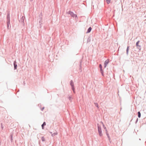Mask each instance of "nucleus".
<instances>
[{
	"label": "nucleus",
	"instance_id": "28",
	"mask_svg": "<svg viewBox=\"0 0 146 146\" xmlns=\"http://www.w3.org/2000/svg\"><path fill=\"white\" fill-rule=\"evenodd\" d=\"M50 133L51 134H52V132H50Z\"/></svg>",
	"mask_w": 146,
	"mask_h": 146
},
{
	"label": "nucleus",
	"instance_id": "8",
	"mask_svg": "<svg viewBox=\"0 0 146 146\" xmlns=\"http://www.w3.org/2000/svg\"><path fill=\"white\" fill-rule=\"evenodd\" d=\"M14 69L15 70L17 68V65L16 64V62L14 61Z\"/></svg>",
	"mask_w": 146,
	"mask_h": 146
},
{
	"label": "nucleus",
	"instance_id": "21",
	"mask_svg": "<svg viewBox=\"0 0 146 146\" xmlns=\"http://www.w3.org/2000/svg\"><path fill=\"white\" fill-rule=\"evenodd\" d=\"M94 104L95 105V106L98 108V104L96 103H95Z\"/></svg>",
	"mask_w": 146,
	"mask_h": 146
},
{
	"label": "nucleus",
	"instance_id": "16",
	"mask_svg": "<svg viewBox=\"0 0 146 146\" xmlns=\"http://www.w3.org/2000/svg\"><path fill=\"white\" fill-rule=\"evenodd\" d=\"M72 89L74 92V93H75V88L74 86H72Z\"/></svg>",
	"mask_w": 146,
	"mask_h": 146
},
{
	"label": "nucleus",
	"instance_id": "27",
	"mask_svg": "<svg viewBox=\"0 0 146 146\" xmlns=\"http://www.w3.org/2000/svg\"><path fill=\"white\" fill-rule=\"evenodd\" d=\"M138 118H137V120H136V122H137L138 121Z\"/></svg>",
	"mask_w": 146,
	"mask_h": 146
},
{
	"label": "nucleus",
	"instance_id": "18",
	"mask_svg": "<svg viewBox=\"0 0 146 146\" xmlns=\"http://www.w3.org/2000/svg\"><path fill=\"white\" fill-rule=\"evenodd\" d=\"M111 0H106V3L108 4H109Z\"/></svg>",
	"mask_w": 146,
	"mask_h": 146
},
{
	"label": "nucleus",
	"instance_id": "24",
	"mask_svg": "<svg viewBox=\"0 0 146 146\" xmlns=\"http://www.w3.org/2000/svg\"><path fill=\"white\" fill-rule=\"evenodd\" d=\"M13 140V135H11V141H12V140Z\"/></svg>",
	"mask_w": 146,
	"mask_h": 146
},
{
	"label": "nucleus",
	"instance_id": "5",
	"mask_svg": "<svg viewBox=\"0 0 146 146\" xmlns=\"http://www.w3.org/2000/svg\"><path fill=\"white\" fill-rule=\"evenodd\" d=\"M109 62V60L108 59L107 60H106L105 61L104 64V68H106V67L107 65H108V64Z\"/></svg>",
	"mask_w": 146,
	"mask_h": 146
},
{
	"label": "nucleus",
	"instance_id": "15",
	"mask_svg": "<svg viewBox=\"0 0 146 146\" xmlns=\"http://www.w3.org/2000/svg\"><path fill=\"white\" fill-rule=\"evenodd\" d=\"M141 116V114L140 112L138 111V116L139 118H140Z\"/></svg>",
	"mask_w": 146,
	"mask_h": 146
},
{
	"label": "nucleus",
	"instance_id": "10",
	"mask_svg": "<svg viewBox=\"0 0 146 146\" xmlns=\"http://www.w3.org/2000/svg\"><path fill=\"white\" fill-rule=\"evenodd\" d=\"M70 84L71 86L72 87V86H74V83L73 82V81L72 80H71L70 82Z\"/></svg>",
	"mask_w": 146,
	"mask_h": 146
},
{
	"label": "nucleus",
	"instance_id": "23",
	"mask_svg": "<svg viewBox=\"0 0 146 146\" xmlns=\"http://www.w3.org/2000/svg\"><path fill=\"white\" fill-rule=\"evenodd\" d=\"M1 128L2 129H3V127L2 125V123H1Z\"/></svg>",
	"mask_w": 146,
	"mask_h": 146
},
{
	"label": "nucleus",
	"instance_id": "20",
	"mask_svg": "<svg viewBox=\"0 0 146 146\" xmlns=\"http://www.w3.org/2000/svg\"><path fill=\"white\" fill-rule=\"evenodd\" d=\"M106 135H107V136H108V137L109 138V139L110 140V137L109 136V134L108 133V131L107 132L106 131Z\"/></svg>",
	"mask_w": 146,
	"mask_h": 146
},
{
	"label": "nucleus",
	"instance_id": "9",
	"mask_svg": "<svg viewBox=\"0 0 146 146\" xmlns=\"http://www.w3.org/2000/svg\"><path fill=\"white\" fill-rule=\"evenodd\" d=\"M101 123H102V124L104 127V128L105 129L106 131L107 132V130L106 129V127H105V126L104 125V123H103L102 121L101 122Z\"/></svg>",
	"mask_w": 146,
	"mask_h": 146
},
{
	"label": "nucleus",
	"instance_id": "30",
	"mask_svg": "<svg viewBox=\"0 0 146 146\" xmlns=\"http://www.w3.org/2000/svg\"><path fill=\"white\" fill-rule=\"evenodd\" d=\"M139 140H141V139H139Z\"/></svg>",
	"mask_w": 146,
	"mask_h": 146
},
{
	"label": "nucleus",
	"instance_id": "13",
	"mask_svg": "<svg viewBox=\"0 0 146 146\" xmlns=\"http://www.w3.org/2000/svg\"><path fill=\"white\" fill-rule=\"evenodd\" d=\"M46 125V123L44 122L43 123L42 125V129H44V126L45 125Z\"/></svg>",
	"mask_w": 146,
	"mask_h": 146
},
{
	"label": "nucleus",
	"instance_id": "12",
	"mask_svg": "<svg viewBox=\"0 0 146 146\" xmlns=\"http://www.w3.org/2000/svg\"><path fill=\"white\" fill-rule=\"evenodd\" d=\"M129 46H128L126 49V54L127 55L128 54Z\"/></svg>",
	"mask_w": 146,
	"mask_h": 146
},
{
	"label": "nucleus",
	"instance_id": "25",
	"mask_svg": "<svg viewBox=\"0 0 146 146\" xmlns=\"http://www.w3.org/2000/svg\"><path fill=\"white\" fill-rule=\"evenodd\" d=\"M44 107H43L41 109V110L42 111L44 109Z\"/></svg>",
	"mask_w": 146,
	"mask_h": 146
},
{
	"label": "nucleus",
	"instance_id": "19",
	"mask_svg": "<svg viewBox=\"0 0 146 146\" xmlns=\"http://www.w3.org/2000/svg\"><path fill=\"white\" fill-rule=\"evenodd\" d=\"M41 140L42 141H45V139L44 137H42Z\"/></svg>",
	"mask_w": 146,
	"mask_h": 146
},
{
	"label": "nucleus",
	"instance_id": "26",
	"mask_svg": "<svg viewBox=\"0 0 146 146\" xmlns=\"http://www.w3.org/2000/svg\"><path fill=\"white\" fill-rule=\"evenodd\" d=\"M40 21H41V19H40H40H39V22L40 23Z\"/></svg>",
	"mask_w": 146,
	"mask_h": 146
},
{
	"label": "nucleus",
	"instance_id": "14",
	"mask_svg": "<svg viewBox=\"0 0 146 146\" xmlns=\"http://www.w3.org/2000/svg\"><path fill=\"white\" fill-rule=\"evenodd\" d=\"M57 134H58V133L57 132H56L54 133L53 134H52L51 135L52 137H53L54 136H55V135H57Z\"/></svg>",
	"mask_w": 146,
	"mask_h": 146
},
{
	"label": "nucleus",
	"instance_id": "2",
	"mask_svg": "<svg viewBox=\"0 0 146 146\" xmlns=\"http://www.w3.org/2000/svg\"><path fill=\"white\" fill-rule=\"evenodd\" d=\"M7 28L9 29V25H10V18L9 14L8 13L7 14Z\"/></svg>",
	"mask_w": 146,
	"mask_h": 146
},
{
	"label": "nucleus",
	"instance_id": "1",
	"mask_svg": "<svg viewBox=\"0 0 146 146\" xmlns=\"http://www.w3.org/2000/svg\"><path fill=\"white\" fill-rule=\"evenodd\" d=\"M97 126L98 128V131L99 135L100 136H102L103 135V134L102 132V129L100 125L99 124H97Z\"/></svg>",
	"mask_w": 146,
	"mask_h": 146
},
{
	"label": "nucleus",
	"instance_id": "17",
	"mask_svg": "<svg viewBox=\"0 0 146 146\" xmlns=\"http://www.w3.org/2000/svg\"><path fill=\"white\" fill-rule=\"evenodd\" d=\"M72 98L71 96H69L68 97V99L70 101H71Z\"/></svg>",
	"mask_w": 146,
	"mask_h": 146
},
{
	"label": "nucleus",
	"instance_id": "3",
	"mask_svg": "<svg viewBox=\"0 0 146 146\" xmlns=\"http://www.w3.org/2000/svg\"><path fill=\"white\" fill-rule=\"evenodd\" d=\"M67 13L70 14L72 17H75L76 18V17H77V15L76 14H74L72 12L70 11H69L68 12L67 11Z\"/></svg>",
	"mask_w": 146,
	"mask_h": 146
},
{
	"label": "nucleus",
	"instance_id": "6",
	"mask_svg": "<svg viewBox=\"0 0 146 146\" xmlns=\"http://www.w3.org/2000/svg\"><path fill=\"white\" fill-rule=\"evenodd\" d=\"M25 17L23 16H22L21 19L19 20V21L21 23H23Z\"/></svg>",
	"mask_w": 146,
	"mask_h": 146
},
{
	"label": "nucleus",
	"instance_id": "4",
	"mask_svg": "<svg viewBox=\"0 0 146 146\" xmlns=\"http://www.w3.org/2000/svg\"><path fill=\"white\" fill-rule=\"evenodd\" d=\"M140 42V41L138 40L137 41L136 44V46L137 48L139 50H140L141 48V45L139 44Z\"/></svg>",
	"mask_w": 146,
	"mask_h": 146
},
{
	"label": "nucleus",
	"instance_id": "29",
	"mask_svg": "<svg viewBox=\"0 0 146 146\" xmlns=\"http://www.w3.org/2000/svg\"><path fill=\"white\" fill-rule=\"evenodd\" d=\"M31 1H32L33 0H30Z\"/></svg>",
	"mask_w": 146,
	"mask_h": 146
},
{
	"label": "nucleus",
	"instance_id": "11",
	"mask_svg": "<svg viewBox=\"0 0 146 146\" xmlns=\"http://www.w3.org/2000/svg\"><path fill=\"white\" fill-rule=\"evenodd\" d=\"M92 30V28L91 27H90L88 29L87 31V33H90Z\"/></svg>",
	"mask_w": 146,
	"mask_h": 146
},
{
	"label": "nucleus",
	"instance_id": "7",
	"mask_svg": "<svg viewBox=\"0 0 146 146\" xmlns=\"http://www.w3.org/2000/svg\"><path fill=\"white\" fill-rule=\"evenodd\" d=\"M99 67L100 68V71L101 72L102 74V76H103V72L102 69V65L101 64H100L99 65Z\"/></svg>",
	"mask_w": 146,
	"mask_h": 146
},
{
	"label": "nucleus",
	"instance_id": "22",
	"mask_svg": "<svg viewBox=\"0 0 146 146\" xmlns=\"http://www.w3.org/2000/svg\"><path fill=\"white\" fill-rule=\"evenodd\" d=\"M90 38H88L87 40V43H88L89 42H90Z\"/></svg>",
	"mask_w": 146,
	"mask_h": 146
}]
</instances>
